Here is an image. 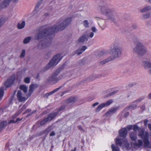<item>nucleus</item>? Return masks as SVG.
Wrapping results in <instances>:
<instances>
[{"instance_id":"f257e3e1","label":"nucleus","mask_w":151,"mask_h":151,"mask_svg":"<svg viewBox=\"0 0 151 151\" xmlns=\"http://www.w3.org/2000/svg\"><path fill=\"white\" fill-rule=\"evenodd\" d=\"M72 20L71 17H68L64 20L59 21L55 25L48 29L43 30V28H41L39 33L35 35V39L39 40L42 38L44 39V37H46V39H50L54 36L55 32L64 29L67 25L70 23Z\"/></svg>"},{"instance_id":"f03ea898","label":"nucleus","mask_w":151,"mask_h":151,"mask_svg":"<svg viewBox=\"0 0 151 151\" xmlns=\"http://www.w3.org/2000/svg\"><path fill=\"white\" fill-rule=\"evenodd\" d=\"M122 50L120 44L118 42L115 43L111 46L109 50L111 56L102 61V63L105 64L120 57L121 55Z\"/></svg>"},{"instance_id":"7ed1b4c3","label":"nucleus","mask_w":151,"mask_h":151,"mask_svg":"<svg viewBox=\"0 0 151 151\" xmlns=\"http://www.w3.org/2000/svg\"><path fill=\"white\" fill-rule=\"evenodd\" d=\"M132 127L134 131H138V135L143 140L144 146L151 148V139H150L148 132L145 131L144 128H139L137 125H134Z\"/></svg>"},{"instance_id":"20e7f679","label":"nucleus","mask_w":151,"mask_h":151,"mask_svg":"<svg viewBox=\"0 0 151 151\" xmlns=\"http://www.w3.org/2000/svg\"><path fill=\"white\" fill-rule=\"evenodd\" d=\"M107 4L104 3L100 6V9L101 12L111 20H113L116 15L115 10L108 8Z\"/></svg>"},{"instance_id":"39448f33","label":"nucleus","mask_w":151,"mask_h":151,"mask_svg":"<svg viewBox=\"0 0 151 151\" xmlns=\"http://www.w3.org/2000/svg\"><path fill=\"white\" fill-rule=\"evenodd\" d=\"M129 137L131 140L132 141L131 143L132 145L140 147L144 146L143 140L140 139L137 140V133L134 132H131L129 134Z\"/></svg>"},{"instance_id":"423d86ee","label":"nucleus","mask_w":151,"mask_h":151,"mask_svg":"<svg viewBox=\"0 0 151 151\" xmlns=\"http://www.w3.org/2000/svg\"><path fill=\"white\" fill-rule=\"evenodd\" d=\"M135 44L136 45V47L132 50L134 53L142 55L146 52V50L141 42H135Z\"/></svg>"},{"instance_id":"0eeeda50","label":"nucleus","mask_w":151,"mask_h":151,"mask_svg":"<svg viewBox=\"0 0 151 151\" xmlns=\"http://www.w3.org/2000/svg\"><path fill=\"white\" fill-rule=\"evenodd\" d=\"M116 145L119 146L122 149L124 148L128 149L129 147V144L127 140L126 139L116 138L115 139Z\"/></svg>"},{"instance_id":"6e6552de","label":"nucleus","mask_w":151,"mask_h":151,"mask_svg":"<svg viewBox=\"0 0 151 151\" xmlns=\"http://www.w3.org/2000/svg\"><path fill=\"white\" fill-rule=\"evenodd\" d=\"M62 58V57L61 56L60 54H58L56 55L50 60L47 66L48 68L55 66L58 64Z\"/></svg>"},{"instance_id":"1a4fd4ad","label":"nucleus","mask_w":151,"mask_h":151,"mask_svg":"<svg viewBox=\"0 0 151 151\" xmlns=\"http://www.w3.org/2000/svg\"><path fill=\"white\" fill-rule=\"evenodd\" d=\"M58 73L56 71L52 74L51 76L49 77L47 79V81L49 83H55L59 80L61 79L63 77V76L61 75L60 76H58Z\"/></svg>"},{"instance_id":"9d476101","label":"nucleus","mask_w":151,"mask_h":151,"mask_svg":"<svg viewBox=\"0 0 151 151\" xmlns=\"http://www.w3.org/2000/svg\"><path fill=\"white\" fill-rule=\"evenodd\" d=\"M113 102V100L112 99H110L106 102L101 103L97 106L96 110V112H99L102 109L109 106Z\"/></svg>"},{"instance_id":"9b49d317","label":"nucleus","mask_w":151,"mask_h":151,"mask_svg":"<svg viewBox=\"0 0 151 151\" xmlns=\"http://www.w3.org/2000/svg\"><path fill=\"white\" fill-rule=\"evenodd\" d=\"M43 0H40L37 3L35 9L34 11L32 12V14L35 17H37L39 14H40V6H41L42 4Z\"/></svg>"},{"instance_id":"f8f14e48","label":"nucleus","mask_w":151,"mask_h":151,"mask_svg":"<svg viewBox=\"0 0 151 151\" xmlns=\"http://www.w3.org/2000/svg\"><path fill=\"white\" fill-rule=\"evenodd\" d=\"M25 94H23L20 91H18L17 93V96L18 101L20 102H24L27 99L28 97L25 96Z\"/></svg>"},{"instance_id":"ddd939ff","label":"nucleus","mask_w":151,"mask_h":151,"mask_svg":"<svg viewBox=\"0 0 151 151\" xmlns=\"http://www.w3.org/2000/svg\"><path fill=\"white\" fill-rule=\"evenodd\" d=\"M58 114V112H57L51 113L48 116L45 118L41 122V124L43 125L46 122L51 120L57 115Z\"/></svg>"},{"instance_id":"4468645a","label":"nucleus","mask_w":151,"mask_h":151,"mask_svg":"<svg viewBox=\"0 0 151 151\" xmlns=\"http://www.w3.org/2000/svg\"><path fill=\"white\" fill-rule=\"evenodd\" d=\"M15 77L14 75H12L9 77L7 80L5 82L4 85L6 87H10L14 82L15 80Z\"/></svg>"},{"instance_id":"2eb2a0df","label":"nucleus","mask_w":151,"mask_h":151,"mask_svg":"<svg viewBox=\"0 0 151 151\" xmlns=\"http://www.w3.org/2000/svg\"><path fill=\"white\" fill-rule=\"evenodd\" d=\"M88 36L86 34H84L79 37L78 41L79 42L84 43L85 41L88 40Z\"/></svg>"},{"instance_id":"dca6fc26","label":"nucleus","mask_w":151,"mask_h":151,"mask_svg":"<svg viewBox=\"0 0 151 151\" xmlns=\"http://www.w3.org/2000/svg\"><path fill=\"white\" fill-rule=\"evenodd\" d=\"M87 48V47L85 46L80 47L78 50L74 52V54L79 55L84 52Z\"/></svg>"},{"instance_id":"f3484780","label":"nucleus","mask_w":151,"mask_h":151,"mask_svg":"<svg viewBox=\"0 0 151 151\" xmlns=\"http://www.w3.org/2000/svg\"><path fill=\"white\" fill-rule=\"evenodd\" d=\"M119 133L120 136L125 138L127 135V130L125 128H123L119 131Z\"/></svg>"},{"instance_id":"a211bd4d","label":"nucleus","mask_w":151,"mask_h":151,"mask_svg":"<svg viewBox=\"0 0 151 151\" xmlns=\"http://www.w3.org/2000/svg\"><path fill=\"white\" fill-rule=\"evenodd\" d=\"M118 108V107H116L111 109L105 114V116H107L115 113L117 110Z\"/></svg>"},{"instance_id":"6ab92c4d","label":"nucleus","mask_w":151,"mask_h":151,"mask_svg":"<svg viewBox=\"0 0 151 151\" xmlns=\"http://www.w3.org/2000/svg\"><path fill=\"white\" fill-rule=\"evenodd\" d=\"M12 0H5L0 5V8H4L7 7L8 5L9 2Z\"/></svg>"},{"instance_id":"aec40b11","label":"nucleus","mask_w":151,"mask_h":151,"mask_svg":"<svg viewBox=\"0 0 151 151\" xmlns=\"http://www.w3.org/2000/svg\"><path fill=\"white\" fill-rule=\"evenodd\" d=\"M143 65L145 68H151V62L144 61L143 62Z\"/></svg>"},{"instance_id":"412c9836","label":"nucleus","mask_w":151,"mask_h":151,"mask_svg":"<svg viewBox=\"0 0 151 151\" xmlns=\"http://www.w3.org/2000/svg\"><path fill=\"white\" fill-rule=\"evenodd\" d=\"M26 106L25 105H24L22 106V108L20 110V112H16L14 115L12 116V118H14L16 117L17 116H18L19 114H20V113L21 112L23 111L26 109Z\"/></svg>"},{"instance_id":"4be33fe9","label":"nucleus","mask_w":151,"mask_h":151,"mask_svg":"<svg viewBox=\"0 0 151 151\" xmlns=\"http://www.w3.org/2000/svg\"><path fill=\"white\" fill-rule=\"evenodd\" d=\"M151 10V6H147L145 7L144 8L141 9L140 10V12L141 13L145 12Z\"/></svg>"},{"instance_id":"5701e85b","label":"nucleus","mask_w":151,"mask_h":151,"mask_svg":"<svg viewBox=\"0 0 151 151\" xmlns=\"http://www.w3.org/2000/svg\"><path fill=\"white\" fill-rule=\"evenodd\" d=\"M25 22L24 21H22L21 23H19L17 25V28L19 29H21L23 28L25 26Z\"/></svg>"},{"instance_id":"b1692460","label":"nucleus","mask_w":151,"mask_h":151,"mask_svg":"<svg viewBox=\"0 0 151 151\" xmlns=\"http://www.w3.org/2000/svg\"><path fill=\"white\" fill-rule=\"evenodd\" d=\"M7 125V122L6 121H4L2 122L0 124V132L1 131V129L5 127Z\"/></svg>"},{"instance_id":"393cba45","label":"nucleus","mask_w":151,"mask_h":151,"mask_svg":"<svg viewBox=\"0 0 151 151\" xmlns=\"http://www.w3.org/2000/svg\"><path fill=\"white\" fill-rule=\"evenodd\" d=\"M37 86L35 84H32L29 87V92L31 93L33 91L34 89L37 88Z\"/></svg>"},{"instance_id":"a878e982","label":"nucleus","mask_w":151,"mask_h":151,"mask_svg":"<svg viewBox=\"0 0 151 151\" xmlns=\"http://www.w3.org/2000/svg\"><path fill=\"white\" fill-rule=\"evenodd\" d=\"M19 88L25 93L27 91V88L24 85H21L19 86Z\"/></svg>"},{"instance_id":"bb28decb","label":"nucleus","mask_w":151,"mask_h":151,"mask_svg":"<svg viewBox=\"0 0 151 151\" xmlns=\"http://www.w3.org/2000/svg\"><path fill=\"white\" fill-rule=\"evenodd\" d=\"M150 17V14L149 13H148L143 15L142 17V18L144 19H146L147 18H149Z\"/></svg>"},{"instance_id":"cd10ccee","label":"nucleus","mask_w":151,"mask_h":151,"mask_svg":"<svg viewBox=\"0 0 151 151\" xmlns=\"http://www.w3.org/2000/svg\"><path fill=\"white\" fill-rule=\"evenodd\" d=\"M111 148L112 151H119V148L115 146L114 144L111 145Z\"/></svg>"},{"instance_id":"c85d7f7f","label":"nucleus","mask_w":151,"mask_h":151,"mask_svg":"<svg viewBox=\"0 0 151 151\" xmlns=\"http://www.w3.org/2000/svg\"><path fill=\"white\" fill-rule=\"evenodd\" d=\"M76 99L74 97H71L69 99L67 100V102L68 103H70L75 102L76 101Z\"/></svg>"},{"instance_id":"c756f323","label":"nucleus","mask_w":151,"mask_h":151,"mask_svg":"<svg viewBox=\"0 0 151 151\" xmlns=\"http://www.w3.org/2000/svg\"><path fill=\"white\" fill-rule=\"evenodd\" d=\"M31 39V37H28L25 38L23 41L24 43V44L28 43L30 40Z\"/></svg>"},{"instance_id":"7c9ffc66","label":"nucleus","mask_w":151,"mask_h":151,"mask_svg":"<svg viewBox=\"0 0 151 151\" xmlns=\"http://www.w3.org/2000/svg\"><path fill=\"white\" fill-rule=\"evenodd\" d=\"M59 89V88L55 89L53 90L52 91L49 93H46V95L47 96L51 95H52V94H53L54 93H55V92L58 91V90Z\"/></svg>"},{"instance_id":"2f4dec72","label":"nucleus","mask_w":151,"mask_h":151,"mask_svg":"<svg viewBox=\"0 0 151 151\" xmlns=\"http://www.w3.org/2000/svg\"><path fill=\"white\" fill-rule=\"evenodd\" d=\"M4 95V91L2 88H0V101L2 100Z\"/></svg>"},{"instance_id":"473e14b6","label":"nucleus","mask_w":151,"mask_h":151,"mask_svg":"<svg viewBox=\"0 0 151 151\" xmlns=\"http://www.w3.org/2000/svg\"><path fill=\"white\" fill-rule=\"evenodd\" d=\"M83 25L86 27H89V23L87 20H85L83 22Z\"/></svg>"},{"instance_id":"72a5a7b5","label":"nucleus","mask_w":151,"mask_h":151,"mask_svg":"<svg viewBox=\"0 0 151 151\" xmlns=\"http://www.w3.org/2000/svg\"><path fill=\"white\" fill-rule=\"evenodd\" d=\"M30 79L29 77H27L24 78V82L27 83H29L30 82Z\"/></svg>"},{"instance_id":"f704fd0d","label":"nucleus","mask_w":151,"mask_h":151,"mask_svg":"<svg viewBox=\"0 0 151 151\" xmlns=\"http://www.w3.org/2000/svg\"><path fill=\"white\" fill-rule=\"evenodd\" d=\"M85 34H86L88 36V38L89 37L92 38L94 36V33L93 32H90L88 34L85 33Z\"/></svg>"},{"instance_id":"c9c22d12","label":"nucleus","mask_w":151,"mask_h":151,"mask_svg":"<svg viewBox=\"0 0 151 151\" xmlns=\"http://www.w3.org/2000/svg\"><path fill=\"white\" fill-rule=\"evenodd\" d=\"M4 23V19L2 18H0V27L3 25Z\"/></svg>"},{"instance_id":"e433bc0d","label":"nucleus","mask_w":151,"mask_h":151,"mask_svg":"<svg viewBox=\"0 0 151 151\" xmlns=\"http://www.w3.org/2000/svg\"><path fill=\"white\" fill-rule=\"evenodd\" d=\"M25 50H22V52L20 55V57L21 58L24 57L25 55Z\"/></svg>"},{"instance_id":"4c0bfd02","label":"nucleus","mask_w":151,"mask_h":151,"mask_svg":"<svg viewBox=\"0 0 151 151\" xmlns=\"http://www.w3.org/2000/svg\"><path fill=\"white\" fill-rule=\"evenodd\" d=\"M91 30L92 31V32H93V33L96 32L97 31V29L94 27H92L91 28Z\"/></svg>"},{"instance_id":"58836bf2","label":"nucleus","mask_w":151,"mask_h":151,"mask_svg":"<svg viewBox=\"0 0 151 151\" xmlns=\"http://www.w3.org/2000/svg\"><path fill=\"white\" fill-rule=\"evenodd\" d=\"M132 127V125H128L126 127V129L128 131H129Z\"/></svg>"},{"instance_id":"ea45409f","label":"nucleus","mask_w":151,"mask_h":151,"mask_svg":"<svg viewBox=\"0 0 151 151\" xmlns=\"http://www.w3.org/2000/svg\"><path fill=\"white\" fill-rule=\"evenodd\" d=\"M12 123H16L15 121H14L13 119H12L10 120L8 123L9 124H11Z\"/></svg>"},{"instance_id":"a19ab883","label":"nucleus","mask_w":151,"mask_h":151,"mask_svg":"<svg viewBox=\"0 0 151 151\" xmlns=\"http://www.w3.org/2000/svg\"><path fill=\"white\" fill-rule=\"evenodd\" d=\"M99 104V103L98 102H96L92 104V106L94 107L95 106L98 105Z\"/></svg>"},{"instance_id":"79ce46f5","label":"nucleus","mask_w":151,"mask_h":151,"mask_svg":"<svg viewBox=\"0 0 151 151\" xmlns=\"http://www.w3.org/2000/svg\"><path fill=\"white\" fill-rule=\"evenodd\" d=\"M22 78V77L20 75H18L17 76V81H20L21 78Z\"/></svg>"},{"instance_id":"37998d69","label":"nucleus","mask_w":151,"mask_h":151,"mask_svg":"<svg viewBox=\"0 0 151 151\" xmlns=\"http://www.w3.org/2000/svg\"><path fill=\"white\" fill-rule=\"evenodd\" d=\"M55 133L54 131L52 132L50 134V136H54L55 135Z\"/></svg>"},{"instance_id":"c03bdc74","label":"nucleus","mask_w":151,"mask_h":151,"mask_svg":"<svg viewBox=\"0 0 151 151\" xmlns=\"http://www.w3.org/2000/svg\"><path fill=\"white\" fill-rule=\"evenodd\" d=\"M78 128L80 130L83 131H84V130L81 126H78Z\"/></svg>"},{"instance_id":"a18cd8bd","label":"nucleus","mask_w":151,"mask_h":151,"mask_svg":"<svg viewBox=\"0 0 151 151\" xmlns=\"http://www.w3.org/2000/svg\"><path fill=\"white\" fill-rule=\"evenodd\" d=\"M148 121L147 119H145L144 121V123L145 125H147V123L148 122Z\"/></svg>"},{"instance_id":"49530a36","label":"nucleus","mask_w":151,"mask_h":151,"mask_svg":"<svg viewBox=\"0 0 151 151\" xmlns=\"http://www.w3.org/2000/svg\"><path fill=\"white\" fill-rule=\"evenodd\" d=\"M9 144H6V150H7L8 151H9V150L8 148Z\"/></svg>"},{"instance_id":"de8ad7c7","label":"nucleus","mask_w":151,"mask_h":151,"mask_svg":"<svg viewBox=\"0 0 151 151\" xmlns=\"http://www.w3.org/2000/svg\"><path fill=\"white\" fill-rule=\"evenodd\" d=\"M148 128L151 131V124H148Z\"/></svg>"},{"instance_id":"09e8293b","label":"nucleus","mask_w":151,"mask_h":151,"mask_svg":"<svg viewBox=\"0 0 151 151\" xmlns=\"http://www.w3.org/2000/svg\"><path fill=\"white\" fill-rule=\"evenodd\" d=\"M136 107V106L135 105L134 106H130V108L131 109H134Z\"/></svg>"},{"instance_id":"8fccbe9b","label":"nucleus","mask_w":151,"mask_h":151,"mask_svg":"<svg viewBox=\"0 0 151 151\" xmlns=\"http://www.w3.org/2000/svg\"><path fill=\"white\" fill-rule=\"evenodd\" d=\"M22 119H20V118H17L16 120L15 121L16 122V123L18 122L19 121H20L21 120H22Z\"/></svg>"},{"instance_id":"3c124183","label":"nucleus","mask_w":151,"mask_h":151,"mask_svg":"<svg viewBox=\"0 0 151 151\" xmlns=\"http://www.w3.org/2000/svg\"><path fill=\"white\" fill-rule=\"evenodd\" d=\"M148 98L150 99H151V93L149 94L148 96Z\"/></svg>"},{"instance_id":"603ef678","label":"nucleus","mask_w":151,"mask_h":151,"mask_svg":"<svg viewBox=\"0 0 151 151\" xmlns=\"http://www.w3.org/2000/svg\"><path fill=\"white\" fill-rule=\"evenodd\" d=\"M117 92V91H115V92H112V93H111V94H114L115 93H116V92Z\"/></svg>"},{"instance_id":"864d4df0","label":"nucleus","mask_w":151,"mask_h":151,"mask_svg":"<svg viewBox=\"0 0 151 151\" xmlns=\"http://www.w3.org/2000/svg\"><path fill=\"white\" fill-rule=\"evenodd\" d=\"M147 1H148L151 4V0H146Z\"/></svg>"},{"instance_id":"5fc2aeb1","label":"nucleus","mask_w":151,"mask_h":151,"mask_svg":"<svg viewBox=\"0 0 151 151\" xmlns=\"http://www.w3.org/2000/svg\"><path fill=\"white\" fill-rule=\"evenodd\" d=\"M149 72L151 74V68L149 69Z\"/></svg>"},{"instance_id":"6e6d98bb","label":"nucleus","mask_w":151,"mask_h":151,"mask_svg":"<svg viewBox=\"0 0 151 151\" xmlns=\"http://www.w3.org/2000/svg\"><path fill=\"white\" fill-rule=\"evenodd\" d=\"M76 150V149L75 148L73 150H72L71 151H75Z\"/></svg>"},{"instance_id":"4d7b16f0","label":"nucleus","mask_w":151,"mask_h":151,"mask_svg":"<svg viewBox=\"0 0 151 151\" xmlns=\"http://www.w3.org/2000/svg\"><path fill=\"white\" fill-rule=\"evenodd\" d=\"M39 77V75H37V76L36 77V78H38Z\"/></svg>"},{"instance_id":"13d9d810","label":"nucleus","mask_w":151,"mask_h":151,"mask_svg":"<svg viewBox=\"0 0 151 151\" xmlns=\"http://www.w3.org/2000/svg\"><path fill=\"white\" fill-rule=\"evenodd\" d=\"M14 2H16L17 1H18V0H14Z\"/></svg>"},{"instance_id":"bf43d9fd","label":"nucleus","mask_w":151,"mask_h":151,"mask_svg":"<svg viewBox=\"0 0 151 151\" xmlns=\"http://www.w3.org/2000/svg\"><path fill=\"white\" fill-rule=\"evenodd\" d=\"M28 110H27L26 111V112H27L28 111Z\"/></svg>"},{"instance_id":"052dcab7","label":"nucleus","mask_w":151,"mask_h":151,"mask_svg":"<svg viewBox=\"0 0 151 151\" xmlns=\"http://www.w3.org/2000/svg\"><path fill=\"white\" fill-rule=\"evenodd\" d=\"M126 114H128V113H127Z\"/></svg>"}]
</instances>
